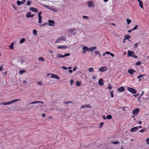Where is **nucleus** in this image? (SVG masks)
<instances>
[{
    "label": "nucleus",
    "mask_w": 149,
    "mask_h": 149,
    "mask_svg": "<svg viewBox=\"0 0 149 149\" xmlns=\"http://www.w3.org/2000/svg\"><path fill=\"white\" fill-rule=\"evenodd\" d=\"M67 31L69 35L71 37L74 36L77 33V30L74 29H69Z\"/></svg>",
    "instance_id": "obj_1"
},
{
    "label": "nucleus",
    "mask_w": 149,
    "mask_h": 149,
    "mask_svg": "<svg viewBox=\"0 0 149 149\" xmlns=\"http://www.w3.org/2000/svg\"><path fill=\"white\" fill-rule=\"evenodd\" d=\"M19 100H20L15 99L11 101L8 102H3L2 103H1V104L3 105H7L10 104H12L14 102L19 101Z\"/></svg>",
    "instance_id": "obj_2"
},
{
    "label": "nucleus",
    "mask_w": 149,
    "mask_h": 149,
    "mask_svg": "<svg viewBox=\"0 0 149 149\" xmlns=\"http://www.w3.org/2000/svg\"><path fill=\"white\" fill-rule=\"evenodd\" d=\"M126 87L127 90L130 93L133 94H135L136 93L137 91L134 88L127 86H126Z\"/></svg>",
    "instance_id": "obj_3"
},
{
    "label": "nucleus",
    "mask_w": 149,
    "mask_h": 149,
    "mask_svg": "<svg viewBox=\"0 0 149 149\" xmlns=\"http://www.w3.org/2000/svg\"><path fill=\"white\" fill-rule=\"evenodd\" d=\"M64 40V38L63 36L60 37L58 38L56 41V43H61Z\"/></svg>",
    "instance_id": "obj_4"
},
{
    "label": "nucleus",
    "mask_w": 149,
    "mask_h": 149,
    "mask_svg": "<svg viewBox=\"0 0 149 149\" xmlns=\"http://www.w3.org/2000/svg\"><path fill=\"white\" fill-rule=\"evenodd\" d=\"M48 24L50 26H54V25L55 22L54 21L51 20H49L48 21Z\"/></svg>",
    "instance_id": "obj_5"
},
{
    "label": "nucleus",
    "mask_w": 149,
    "mask_h": 149,
    "mask_svg": "<svg viewBox=\"0 0 149 149\" xmlns=\"http://www.w3.org/2000/svg\"><path fill=\"white\" fill-rule=\"evenodd\" d=\"M134 54V52L133 51L128 50L127 52V56L128 57H132Z\"/></svg>",
    "instance_id": "obj_6"
},
{
    "label": "nucleus",
    "mask_w": 149,
    "mask_h": 149,
    "mask_svg": "<svg viewBox=\"0 0 149 149\" xmlns=\"http://www.w3.org/2000/svg\"><path fill=\"white\" fill-rule=\"evenodd\" d=\"M107 70V68L106 67H100L99 69V71L102 72H104Z\"/></svg>",
    "instance_id": "obj_7"
},
{
    "label": "nucleus",
    "mask_w": 149,
    "mask_h": 149,
    "mask_svg": "<svg viewBox=\"0 0 149 149\" xmlns=\"http://www.w3.org/2000/svg\"><path fill=\"white\" fill-rule=\"evenodd\" d=\"M51 77L53 78H54L57 79H59L60 78L57 75L54 74H52Z\"/></svg>",
    "instance_id": "obj_8"
},
{
    "label": "nucleus",
    "mask_w": 149,
    "mask_h": 149,
    "mask_svg": "<svg viewBox=\"0 0 149 149\" xmlns=\"http://www.w3.org/2000/svg\"><path fill=\"white\" fill-rule=\"evenodd\" d=\"M139 111V109L138 108L134 109L133 110V113L135 116H136L138 113Z\"/></svg>",
    "instance_id": "obj_9"
},
{
    "label": "nucleus",
    "mask_w": 149,
    "mask_h": 149,
    "mask_svg": "<svg viewBox=\"0 0 149 149\" xmlns=\"http://www.w3.org/2000/svg\"><path fill=\"white\" fill-rule=\"evenodd\" d=\"M88 6L89 7V8H91L94 7V4L91 1H89L88 3Z\"/></svg>",
    "instance_id": "obj_10"
},
{
    "label": "nucleus",
    "mask_w": 149,
    "mask_h": 149,
    "mask_svg": "<svg viewBox=\"0 0 149 149\" xmlns=\"http://www.w3.org/2000/svg\"><path fill=\"white\" fill-rule=\"evenodd\" d=\"M34 16V14L31 15V13L30 12L28 13L26 15V16L27 18L32 17Z\"/></svg>",
    "instance_id": "obj_11"
},
{
    "label": "nucleus",
    "mask_w": 149,
    "mask_h": 149,
    "mask_svg": "<svg viewBox=\"0 0 149 149\" xmlns=\"http://www.w3.org/2000/svg\"><path fill=\"white\" fill-rule=\"evenodd\" d=\"M137 1L139 3V4L140 6L142 9H143V4L142 1H141V0H138Z\"/></svg>",
    "instance_id": "obj_12"
},
{
    "label": "nucleus",
    "mask_w": 149,
    "mask_h": 149,
    "mask_svg": "<svg viewBox=\"0 0 149 149\" xmlns=\"http://www.w3.org/2000/svg\"><path fill=\"white\" fill-rule=\"evenodd\" d=\"M29 10L35 13H37L38 12V10L36 8L33 7L30 8H29Z\"/></svg>",
    "instance_id": "obj_13"
},
{
    "label": "nucleus",
    "mask_w": 149,
    "mask_h": 149,
    "mask_svg": "<svg viewBox=\"0 0 149 149\" xmlns=\"http://www.w3.org/2000/svg\"><path fill=\"white\" fill-rule=\"evenodd\" d=\"M139 128V127L138 126L132 128L130 130V131L132 132H134L137 130Z\"/></svg>",
    "instance_id": "obj_14"
},
{
    "label": "nucleus",
    "mask_w": 149,
    "mask_h": 149,
    "mask_svg": "<svg viewBox=\"0 0 149 149\" xmlns=\"http://www.w3.org/2000/svg\"><path fill=\"white\" fill-rule=\"evenodd\" d=\"M96 47L93 46L88 48V51L92 52L93 50H96Z\"/></svg>",
    "instance_id": "obj_15"
},
{
    "label": "nucleus",
    "mask_w": 149,
    "mask_h": 149,
    "mask_svg": "<svg viewBox=\"0 0 149 149\" xmlns=\"http://www.w3.org/2000/svg\"><path fill=\"white\" fill-rule=\"evenodd\" d=\"M118 90L119 92H121L124 91L125 89L123 86H121L118 88Z\"/></svg>",
    "instance_id": "obj_16"
},
{
    "label": "nucleus",
    "mask_w": 149,
    "mask_h": 149,
    "mask_svg": "<svg viewBox=\"0 0 149 149\" xmlns=\"http://www.w3.org/2000/svg\"><path fill=\"white\" fill-rule=\"evenodd\" d=\"M128 72L130 74H133L134 72H136V71L134 70L133 69H130L128 70Z\"/></svg>",
    "instance_id": "obj_17"
},
{
    "label": "nucleus",
    "mask_w": 149,
    "mask_h": 149,
    "mask_svg": "<svg viewBox=\"0 0 149 149\" xmlns=\"http://www.w3.org/2000/svg\"><path fill=\"white\" fill-rule=\"evenodd\" d=\"M99 84L100 85H102L104 84V82L103 81L102 79H100L98 81Z\"/></svg>",
    "instance_id": "obj_18"
},
{
    "label": "nucleus",
    "mask_w": 149,
    "mask_h": 149,
    "mask_svg": "<svg viewBox=\"0 0 149 149\" xmlns=\"http://www.w3.org/2000/svg\"><path fill=\"white\" fill-rule=\"evenodd\" d=\"M41 103L42 104H43V103L42 102L40 101H34V102H32L30 103L29 104H36L37 103Z\"/></svg>",
    "instance_id": "obj_19"
},
{
    "label": "nucleus",
    "mask_w": 149,
    "mask_h": 149,
    "mask_svg": "<svg viewBox=\"0 0 149 149\" xmlns=\"http://www.w3.org/2000/svg\"><path fill=\"white\" fill-rule=\"evenodd\" d=\"M57 57L58 58H60L65 57V54H64V55H63L61 54H57Z\"/></svg>",
    "instance_id": "obj_20"
},
{
    "label": "nucleus",
    "mask_w": 149,
    "mask_h": 149,
    "mask_svg": "<svg viewBox=\"0 0 149 149\" xmlns=\"http://www.w3.org/2000/svg\"><path fill=\"white\" fill-rule=\"evenodd\" d=\"M90 108L91 107H90L89 105V104H86V105H82L81 106V108Z\"/></svg>",
    "instance_id": "obj_21"
},
{
    "label": "nucleus",
    "mask_w": 149,
    "mask_h": 149,
    "mask_svg": "<svg viewBox=\"0 0 149 149\" xmlns=\"http://www.w3.org/2000/svg\"><path fill=\"white\" fill-rule=\"evenodd\" d=\"M57 48L58 49H65V46H64L59 45L58 46Z\"/></svg>",
    "instance_id": "obj_22"
},
{
    "label": "nucleus",
    "mask_w": 149,
    "mask_h": 149,
    "mask_svg": "<svg viewBox=\"0 0 149 149\" xmlns=\"http://www.w3.org/2000/svg\"><path fill=\"white\" fill-rule=\"evenodd\" d=\"M106 53L107 54H110L112 57H113L114 56V55L113 54L110 53L108 51L106 52Z\"/></svg>",
    "instance_id": "obj_23"
},
{
    "label": "nucleus",
    "mask_w": 149,
    "mask_h": 149,
    "mask_svg": "<svg viewBox=\"0 0 149 149\" xmlns=\"http://www.w3.org/2000/svg\"><path fill=\"white\" fill-rule=\"evenodd\" d=\"M82 49L84 50L88 51V47L86 46L82 48Z\"/></svg>",
    "instance_id": "obj_24"
},
{
    "label": "nucleus",
    "mask_w": 149,
    "mask_h": 149,
    "mask_svg": "<svg viewBox=\"0 0 149 149\" xmlns=\"http://www.w3.org/2000/svg\"><path fill=\"white\" fill-rule=\"evenodd\" d=\"M38 19H39V22H38L40 23H42V17L41 16H38Z\"/></svg>",
    "instance_id": "obj_25"
},
{
    "label": "nucleus",
    "mask_w": 149,
    "mask_h": 149,
    "mask_svg": "<svg viewBox=\"0 0 149 149\" xmlns=\"http://www.w3.org/2000/svg\"><path fill=\"white\" fill-rule=\"evenodd\" d=\"M126 21L128 24H129L132 21L131 20L128 19H126Z\"/></svg>",
    "instance_id": "obj_26"
},
{
    "label": "nucleus",
    "mask_w": 149,
    "mask_h": 149,
    "mask_svg": "<svg viewBox=\"0 0 149 149\" xmlns=\"http://www.w3.org/2000/svg\"><path fill=\"white\" fill-rule=\"evenodd\" d=\"M112 144H118L120 143V142L118 141H116L114 142H111Z\"/></svg>",
    "instance_id": "obj_27"
},
{
    "label": "nucleus",
    "mask_w": 149,
    "mask_h": 149,
    "mask_svg": "<svg viewBox=\"0 0 149 149\" xmlns=\"http://www.w3.org/2000/svg\"><path fill=\"white\" fill-rule=\"evenodd\" d=\"M81 84V83L80 82L77 81L76 82V85L77 86H80Z\"/></svg>",
    "instance_id": "obj_28"
},
{
    "label": "nucleus",
    "mask_w": 149,
    "mask_h": 149,
    "mask_svg": "<svg viewBox=\"0 0 149 149\" xmlns=\"http://www.w3.org/2000/svg\"><path fill=\"white\" fill-rule=\"evenodd\" d=\"M25 39L24 38H22L20 41V43L21 44L23 43L25 41Z\"/></svg>",
    "instance_id": "obj_29"
},
{
    "label": "nucleus",
    "mask_w": 149,
    "mask_h": 149,
    "mask_svg": "<svg viewBox=\"0 0 149 149\" xmlns=\"http://www.w3.org/2000/svg\"><path fill=\"white\" fill-rule=\"evenodd\" d=\"M93 69L92 67H91L88 69V71L90 72H91L93 71Z\"/></svg>",
    "instance_id": "obj_30"
},
{
    "label": "nucleus",
    "mask_w": 149,
    "mask_h": 149,
    "mask_svg": "<svg viewBox=\"0 0 149 149\" xmlns=\"http://www.w3.org/2000/svg\"><path fill=\"white\" fill-rule=\"evenodd\" d=\"M112 118V116L110 115H109L107 116V118L108 119H110Z\"/></svg>",
    "instance_id": "obj_31"
},
{
    "label": "nucleus",
    "mask_w": 149,
    "mask_h": 149,
    "mask_svg": "<svg viewBox=\"0 0 149 149\" xmlns=\"http://www.w3.org/2000/svg\"><path fill=\"white\" fill-rule=\"evenodd\" d=\"M38 60L39 61H43L45 60V59L42 57H40L39 58Z\"/></svg>",
    "instance_id": "obj_32"
},
{
    "label": "nucleus",
    "mask_w": 149,
    "mask_h": 149,
    "mask_svg": "<svg viewBox=\"0 0 149 149\" xmlns=\"http://www.w3.org/2000/svg\"><path fill=\"white\" fill-rule=\"evenodd\" d=\"M82 18L84 19H88L89 17H88L86 16H83L82 17Z\"/></svg>",
    "instance_id": "obj_33"
},
{
    "label": "nucleus",
    "mask_w": 149,
    "mask_h": 149,
    "mask_svg": "<svg viewBox=\"0 0 149 149\" xmlns=\"http://www.w3.org/2000/svg\"><path fill=\"white\" fill-rule=\"evenodd\" d=\"M33 33L35 35H36L37 34V31L35 29H34L33 31Z\"/></svg>",
    "instance_id": "obj_34"
},
{
    "label": "nucleus",
    "mask_w": 149,
    "mask_h": 149,
    "mask_svg": "<svg viewBox=\"0 0 149 149\" xmlns=\"http://www.w3.org/2000/svg\"><path fill=\"white\" fill-rule=\"evenodd\" d=\"M110 95H111V97L112 98H113L114 97L113 95V91H111L110 92Z\"/></svg>",
    "instance_id": "obj_35"
},
{
    "label": "nucleus",
    "mask_w": 149,
    "mask_h": 149,
    "mask_svg": "<svg viewBox=\"0 0 149 149\" xmlns=\"http://www.w3.org/2000/svg\"><path fill=\"white\" fill-rule=\"evenodd\" d=\"M17 5L19 6H20L21 4H22L21 2L19 0L17 1Z\"/></svg>",
    "instance_id": "obj_36"
},
{
    "label": "nucleus",
    "mask_w": 149,
    "mask_h": 149,
    "mask_svg": "<svg viewBox=\"0 0 149 149\" xmlns=\"http://www.w3.org/2000/svg\"><path fill=\"white\" fill-rule=\"evenodd\" d=\"M26 72V70H21L19 71V73L22 74L23 73L25 72Z\"/></svg>",
    "instance_id": "obj_37"
},
{
    "label": "nucleus",
    "mask_w": 149,
    "mask_h": 149,
    "mask_svg": "<svg viewBox=\"0 0 149 149\" xmlns=\"http://www.w3.org/2000/svg\"><path fill=\"white\" fill-rule=\"evenodd\" d=\"M146 130L145 129H142L140 131V132L143 133L144 132L146 131Z\"/></svg>",
    "instance_id": "obj_38"
},
{
    "label": "nucleus",
    "mask_w": 149,
    "mask_h": 149,
    "mask_svg": "<svg viewBox=\"0 0 149 149\" xmlns=\"http://www.w3.org/2000/svg\"><path fill=\"white\" fill-rule=\"evenodd\" d=\"M141 62L140 61H138L137 62H136V65H141Z\"/></svg>",
    "instance_id": "obj_39"
},
{
    "label": "nucleus",
    "mask_w": 149,
    "mask_h": 149,
    "mask_svg": "<svg viewBox=\"0 0 149 149\" xmlns=\"http://www.w3.org/2000/svg\"><path fill=\"white\" fill-rule=\"evenodd\" d=\"M143 76H144V74L139 75L137 79H139L140 78H141L142 77H143Z\"/></svg>",
    "instance_id": "obj_40"
},
{
    "label": "nucleus",
    "mask_w": 149,
    "mask_h": 149,
    "mask_svg": "<svg viewBox=\"0 0 149 149\" xmlns=\"http://www.w3.org/2000/svg\"><path fill=\"white\" fill-rule=\"evenodd\" d=\"M137 45H138V43H135V44L134 45V47L135 49H136L137 48Z\"/></svg>",
    "instance_id": "obj_41"
},
{
    "label": "nucleus",
    "mask_w": 149,
    "mask_h": 149,
    "mask_svg": "<svg viewBox=\"0 0 149 149\" xmlns=\"http://www.w3.org/2000/svg\"><path fill=\"white\" fill-rule=\"evenodd\" d=\"M108 85L109 86L108 87V88L109 89V90H111L112 89V86H110V84H109Z\"/></svg>",
    "instance_id": "obj_42"
},
{
    "label": "nucleus",
    "mask_w": 149,
    "mask_h": 149,
    "mask_svg": "<svg viewBox=\"0 0 149 149\" xmlns=\"http://www.w3.org/2000/svg\"><path fill=\"white\" fill-rule=\"evenodd\" d=\"M130 36L128 35L127 36H125V38L126 39H128L130 38Z\"/></svg>",
    "instance_id": "obj_43"
},
{
    "label": "nucleus",
    "mask_w": 149,
    "mask_h": 149,
    "mask_svg": "<svg viewBox=\"0 0 149 149\" xmlns=\"http://www.w3.org/2000/svg\"><path fill=\"white\" fill-rule=\"evenodd\" d=\"M9 48L11 49H13L14 48V46L12 45H10L9 46Z\"/></svg>",
    "instance_id": "obj_44"
},
{
    "label": "nucleus",
    "mask_w": 149,
    "mask_h": 149,
    "mask_svg": "<svg viewBox=\"0 0 149 149\" xmlns=\"http://www.w3.org/2000/svg\"><path fill=\"white\" fill-rule=\"evenodd\" d=\"M138 26V25H136L135 26L133 29H132L133 30H134L136 29H137V28Z\"/></svg>",
    "instance_id": "obj_45"
},
{
    "label": "nucleus",
    "mask_w": 149,
    "mask_h": 149,
    "mask_svg": "<svg viewBox=\"0 0 149 149\" xmlns=\"http://www.w3.org/2000/svg\"><path fill=\"white\" fill-rule=\"evenodd\" d=\"M42 84V81H40L38 82V84L39 85H41Z\"/></svg>",
    "instance_id": "obj_46"
},
{
    "label": "nucleus",
    "mask_w": 149,
    "mask_h": 149,
    "mask_svg": "<svg viewBox=\"0 0 149 149\" xmlns=\"http://www.w3.org/2000/svg\"><path fill=\"white\" fill-rule=\"evenodd\" d=\"M146 142L147 144L149 145V138L146 140Z\"/></svg>",
    "instance_id": "obj_47"
},
{
    "label": "nucleus",
    "mask_w": 149,
    "mask_h": 149,
    "mask_svg": "<svg viewBox=\"0 0 149 149\" xmlns=\"http://www.w3.org/2000/svg\"><path fill=\"white\" fill-rule=\"evenodd\" d=\"M103 122H101L100 123V128H101L103 126Z\"/></svg>",
    "instance_id": "obj_48"
},
{
    "label": "nucleus",
    "mask_w": 149,
    "mask_h": 149,
    "mask_svg": "<svg viewBox=\"0 0 149 149\" xmlns=\"http://www.w3.org/2000/svg\"><path fill=\"white\" fill-rule=\"evenodd\" d=\"M31 4V2L30 1H28L27 2V4L28 6H30Z\"/></svg>",
    "instance_id": "obj_49"
},
{
    "label": "nucleus",
    "mask_w": 149,
    "mask_h": 149,
    "mask_svg": "<svg viewBox=\"0 0 149 149\" xmlns=\"http://www.w3.org/2000/svg\"><path fill=\"white\" fill-rule=\"evenodd\" d=\"M74 82V81L73 80H71L70 81V84L72 85Z\"/></svg>",
    "instance_id": "obj_50"
},
{
    "label": "nucleus",
    "mask_w": 149,
    "mask_h": 149,
    "mask_svg": "<svg viewBox=\"0 0 149 149\" xmlns=\"http://www.w3.org/2000/svg\"><path fill=\"white\" fill-rule=\"evenodd\" d=\"M97 78L96 76L95 75H93L92 76V78L93 79H94Z\"/></svg>",
    "instance_id": "obj_51"
},
{
    "label": "nucleus",
    "mask_w": 149,
    "mask_h": 149,
    "mask_svg": "<svg viewBox=\"0 0 149 149\" xmlns=\"http://www.w3.org/2000/svg\"><path fill=\"white\" fill-rule=\"evenodd\" d=\"M99 53H100V52H99L98 51H95V54H99Z\"/></svg>",
    "instance_id": "obj_52"
},
{
    "label": "nucleus",
    "mask_w": 149,
    "mask_h": 149,
    "mask_svg": "<svg viewBox=\"0 0 149 149\" xmlns=\"http://www.w3.org/2000/svg\"><path fill=\"white\" fill-rule=\"evenodd\" d=\"M3 65L0 67V71H1L3 70Z\"/></svg>",
    "instance_id": "obj_53"
},
{
    "label": "nucleus",
    "mask_w": 149,
    "mask_h": 149,
    "mask_svg": "<svg viewBox=\"0 0 149 149\" xmlns=\"http://www.w3.org/2000/svg\"><path fill=\"white\" fill-rule=\"evenodd\" d=\"M134 58H138V56H137L135 55L134 54L132 57Z\"/></svg>",
    "instance_id": "obj_54"
},
{
    "label": "nucleus",
    "mask_w": 149,
    "mask_h": 149,
    "mask_svg": "<svg viewBox=\"0 0 149 149\" xmlns=\"http://www.w3.org/2000/svg\"><path fill=\"white\" fill-rule=\"evenodd\" d=\"M42 13V12L41 11H40V12H39L38 13V16H41V15Z\"/></svg>",
    "instance_id": "obj_55"
},
{
    "label": "nucleus",
    "mask_w": 149,
    "mask_h": 149,
    "mask_svg": "<svg viewBox=\"0 0 149 149\" xmlns=\"http://www.w3.org/2000/svg\"><path fill=\"white\" fill-rule=\"evenodd\" d=\"M25 1L26 0H23L22 1H21V2H22V4H23L24 3Z\"/></svg>",
    "instance_id": "obj_56"
},
{
    "label": "nucleus",
    "mask_w": 149,
    "mask_h": 149,
    "mask_svg": "<svg viewBox=\"0 0 149 149\" xmlns=\"http://www.w3.org/2000/svg\"><path fill=\"white\" fill-rule=\"evenodd\" d=\"M143 93H144V91H143L142 92V93L140 95V96L139 97V98H140V97L143 95Z\"/></svg>",
    "instance_id": "obj_57"
},
{
    "label": "nucleus",
    "mask_w": 149,
    "mask_h": 149,
    "mask_svg": "<svg viewBox=\"0 0 149 149\" xmlns=\"http://www.w3.org/2000/svg\"><path fill=\"white\" fill-rule=\"evenodd\" d=\"M72 70H68V72L70 73H72Z\"/></svg>",
    "instance_id": "obj_58"
},
{
    "label": "nucleus",
    "mask_w": 149,
    "mask_h": 149,
    "mask_svg": "<svg viewBox=\"0 0 149 149\" xmlns=\"http://www.w3.org/2000/svg\"><path fill=\"white\" fill-rule=\"evenodd\" d=\"M102 118L104 119V120H106V117L105 116H102Z\"/></svg>",
    "instance_id": "obj_59"
},
{
    "label": "nucleus",
    "mask_w": 149,
    "mask_h": 149,
    "mask_svg": "<svg viewBox=\"0 0 149 149\" xmlns=\"http://www.w3.org/2000/svg\"><path fill=\"white\" fill-rule=\"evenodd\" d=\"M138 95H139V94H137L136 95H133V96L135 97H136L137 96H138Z\"/></svg>",
    "instance_id": "obj_60"
},
{
    "label": "nucleus",
    "mask_w": 149,
    "mask_h": 149,
    "mask_svg": "<svg viewBox=\"0 0 149 149\" xmlns=\"http://www.w3.org/2000/svg\"><path fill=\"white\" fill-rule=\"evenodd\" d=\"M149 97V96H148V95H146V97H145V98L146 99H147Z\"/></svg>",
    "instance_id": "obj_61"
},
{
    "label": "nucleus",
    "mask_w": 149,
    "mask_h": 149,
    "mask_svg": "<svg viewBox=\"0 0 149 149\" xmlns=\"http://www.w3.org/2000/svg\"><path fill=\"white\" fill-rule=\"evenodd\" d=\"M70 54L69 53H66V56H70Z\"/></svg>",
    "instance_id": "obj_62"
},
{
    "label": "nucleus",
    "mask_w": 149,
    "mask_h": 149,
    "mask_svg": "<svg viewBox=\"0 0 149 149\" xmlns=\"http://www.w3.org/2000/svg\"><path fill=\"white\" fill-rule=\"evenodd\" d=\"M42 116L43 117H45L46 115L45 113H43L42 114Z\"/></svg>",
    "instance_id": "obj_63"
},
{
    "label": "nucleus",
    "mask_w": 149,
    "mask_h": 149,
    "mask_svg": "<svg viewBox=\"0 0 149 149\" xmlns=\"http://www.w3.org/2000/svg\"><path fill=\"white\" fill-rule=\"evenodd\" d=\"M77 69V68L76 67H74L73 69V71H75Z\"/></svg>",
    "instance_id": "obj_64"
}]
</instances>
